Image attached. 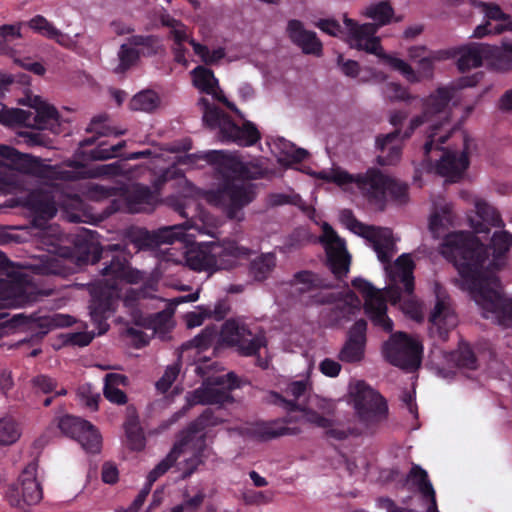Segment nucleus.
<instances>
[{
	"label": "nucleus",
	"instance_id": "obj_60",
	"mask_svg": "<svg viewBox=\"0 0 512 512\" xmlns=\"http://www.w3.org/2000/svg\"><path fill=\"white\" fill-rule=\"evenodd\" d=\"M384 94L391 101H409L413 99L407 88L394 82L387 83L384 86Z\"/></svg>",
	"mask_w": 512,
	"mask_h": 512
},
{
	"label": "nucleus",
	"instance_id": "obj_8",
	"mask_svg": "<svg viewBox=\"0 0 512 512\" xmlns=\"http://www.w3.org/2000/svg\"><path fill=\"white\" fill-rule=\"evenodd\" d=\"M343 23L347 29V42L351 48L365 51L383 59L391 68L399 71L407 80L418 81L413 68L404 60L386 54L381 46L380 38L376 36L377 25L371 23L359 24L356 20L344 16Z\"/></svg>",
	"mask_w": 512,
	"mask_h": 512
},
{
	"label": "nucleus",
	"instance_id": "obj_52",
	"mask_svg": "<svg viewBox=\"0 0 512 512\" xmlns=\"http://www.w3.org/2000/svg\"><path fill=\"white\" fill-rule=\"evenodd\" d=\"M217 336V331L214 327H206L201 333L196 335L193 339L183 345L184 348H196L199 351L208 349L214 342Z\"/></svg>",
	"mask_w": 512,
	"mask_h": 512
},
{
	"label": "nucleus",
	"instance_id": "obj_62",
	"mask_svg": "<svg viewBox=\"0 0 512 512\" xmlns=\"http://www.w3.org/2000/svg\"><path fill=\"white\" fill-rule=\"evenodd\" d=\"M231 305L229 299L223 298L219 299L215 304L213 309H207L205 311V315L214 318L217 321L223 320L230 312Z\"/></svg>",
	"mask_w": 512,
	"mask_h": 512
},
{
	"label": "nucleus",
	"instance_id": "obj_40",
	"mask_svg": "<svg viewBox=\"0 0 512 512\" xmlns=\"http://www.w3.org/2000/svg\"><path fill=\"white\" fill-rule=\"evenodd\" d=\"M364 15L374 21L373 24L377 25L378 31L380 27L391 22L392 17L394 16V9L389 1L384 0L368 6Z\"/></svg>",
	"mask_w": 512,
	"mask_h": 512
},
{
	"label": "nucleus",
	"instance_id": "obj_4",
	"mask_svg": "<svg viewBox=\"0 0 512 512\" xmlns=\"http://www.w3.org/2000/svg\"><path fill=\"white\" fill-rule=\"evenodd\" d=\"M480 77V74L462 77L457 86L438 88L424 101L423 114L414 117L403 133L395 129L390 133L378 135L375 141L376 149L379 151L376 163L380 166L396 165L402 156L403 142L412 136L415 129L425 122H432L433 115L444 111L458 89L475 86Z\"/></svg>",
	"mask_w": 512,
	"mask_h": 512
},
{
	"label": "nucleus",
	"instance_id": "obj_18",
	"mask_svg": "<svg viewBox=\"0 0 512 512\" xmlns=\"http://www.w3.org/2000/svg\"><path fill=\"white\" fill-rule=\"evenodd\" d=\"M324 246L327 256V266L334 276L341 280L347 276L351 263V256L346 249L345 240L328 223L322 225V235L319 238Z\"/></svg>",
	"mask_w": 512,
	"mask_h": 512
},
{
	"label": "nucleus",
	"instance_id": "obj_27",
	"mask_svg": "<svg viewBox=\"0 0 512 512\" xmlns=\"http://www.w3.org/2000/svg\"><path fill=\"white\" fill-rule=\"evenodd\" d=\"M286 32L291 42L298 46L304 54L317 57L322 55L323 45L317 34L314 31L306 30L300 20H289Z\"/></svg>",
	"mask_w": 512,
	"mask_h": 512
},
{
	"label": "nucleus",
	"instance_id": "obj_6",
	"mask_svg": "<svg viewBox=\"0 0 512 512\" xmlns=\"http://www.w3.org/2000/svg\"><path fill=\"white\" fill-rule=\"evenodd\" d=\"M213 98L225 105L238 121L221 108L211 103L208 98L201 97L197 105L203 113L204 124L211 129L219 130V138L222 142H233L240 146H250L256 143V126L254 123L244 121V116L236 105L229 101L224 92L214 88L211 92Z\"/></svg>",
	"mask_w": 512,
	"mask_h": 512
},
{
	"label": "nucleus",
	"instance_id": "obj_12",
	"mask_svg": "<svg viewBox=\"0 0 512 512\" xmlns=\"http://www.w3.org/2000/svg\"><path fill=\"white\" fill-rule=\"evenodd\" d=\"M350 396L359 421L365 426L378 424L388 416V405L383 396L364 381L350 387Z\"/></svg>",
	"mask_w": 512,
	"mask_h": 512
},
{
	"label": "nucleus",
	"instance_id": "obj_42",
	"mask_svg": "<svg viewBox=\"0 0 512 512\" xmlns=\"http://www.w3.org/2000/svg\"><path fill=\"white\" fill-rule=\"evenodd\" d=\"M352 286L358 290L365 298L364 311L371 310L372 307L377 305V301L385 300L380 293L370 282L361 277H356L352 280Z\"/></svg>",
	"mask_w": 512,
	"mask_h": 512
},
{
	"label": "nucleus",
	"instance_id": "obj_3",
	"mask_svg": "<svg viewBox=\"0 0 512 512\" xmlns=\"http://www.w3.org/2000/svg\"><path fill=\"white\" fill-rule=\"evenodd\" d=\"M205 159L217 166L221 180L218 189L209 192V202L221 208L229 219L240 220L242 209L253 200L251 171L236 153L213 150Z\"/></svg>",
	"mask_w": 512,
	"mask_h": 512
},
{
	"label": "nucleus",
	"instance_id": "obj_28",
	"mask_svg": "<svg viewBox=\"0 0 512 512\" xmlns=\"http://www.w3.org/2000/svg\"><path fill=\"white\" fill-rule=\"evenodd\" d=\"M220 421L211 408H206L182 431L180 438L192 449L202 450L205 447V435L201 433L209 426L218 425Z\"/></svg>",
	"mask_w": 512,
	"mask_h": 512
},
{
	"label": "nucleus",
	"instance_id": "obj_38",
	"mask_svg": "<svg viewBox=\"0 0 512 512\" xmlns=\"http://www.w3.org/2000/svg\"><path fill=\"white\" fill-rule=\"evenodd\" d=\"M486 51L487 47L482 44H472L463 47L457 60V67L459 71L466 72L471 68L480 67Z\"/></svg>",
	"mask_w": 512,
	"mask_h": 512
},
{
	"label": "nucleus",
	"instance_id": "obj_14",
	"mask_svg": "<svg viewBox=\"0 0 512 512\" xmlns=\"http://www.w3.org/2000/svg\"><path fill=\"white\" fill-rule=\"evenodd\" d=\"M383 354L393 366L413 372L421 365L423 346L408 334L397 332L384 343Z\"/></svg>",
	"mask_w": 512,
	"mask_h": 512
},
{
	"label": "nucleus",
	"instance_id": "obj_13",
	"mask_svg": "<svg viewBox=\"0 0 512 512\" xmlns=\"http://www.w3.org/2000/svg\"><path fill=\"white\" fill-rule=\"evenodd\" d=\"M192 228L191 221L186 220L182 224L161 227L154 232H149L146 229H136L131 231L129 236L137 250L156 249L162 244H173L175 242L188 246L195 239V235L190 233Z\"/></svg>",
	"mask_w": 512,
	"mask_h": 512
},
{
	"label": "nucleus",
	"instance_id": "obj_32",
	"mask_svg": "<svg viewBox=\"0 0 512 512\" xmlns=\"http://www.w3.org/2000/svg\"><path fill=\"white\" fill-rule=\"evenodd\" d=\"M267 145L278 162L283 165L300 163L309 155L307 150L297 148L295 144L282 137L267 141Z\"/></svg>",
	"mask_w": 512,
	"mask_h": 512
},
{
	"label": "nucleus",
	"instance_id": "obj_49",
	"mask_svg": "<svg viewBox=\"0 0 512 512\" xmlns=\"http://www.w3.org/2000/svg\"><path fill=\"white\" fill-rule=\"evenodd\" d=\"M158 96L152 91H142L136 94L130 101L132 110L150 112L157 107Z\"/></svg>",
	"mask_w": 512,
	"mask_h": 512
},
{
	"label": "nucleus",
	"instance_id": "obj_21",
	"mask_svg": "<svg viewBox=\"0 0 512 512\" xmlns=\"http://www.w3.org/2000/svg\"><path fill=\"white\" fill-rule=\"evenodd\" d=\"M220 337L226 345L236 347L240 355H256V336L245 324L243 318L227 319L222 325Z\"/></svg>",
	"mask_w": 512,
	"mask_h": 512
},
{
	"label": "nucleus",
	"instance_id": "obj_37",
	"mask_svg": "<svg viewBox=\"0 0 512 512\" xmlns=\"http://www.w3.org/2000/svg\"><path fill=\"white\" fill-rule=\"evenodd\" d=\"M189 450H193L184 440L179 438L174 444L173 448L169 452V454L158 463L153 470H151L147 476V480H149V484L153 485L157 479L165 474L177 461L182 453H185Z\"/></svg>",
	"mask_w": 512,
	"mask_h": 512
},
{
	"label": "nucleus",
	"instance_id": "obj_11",
	"mask_svg": "<svg viewBox=\"0 0 512 512\" xmlns=\"http://www.w3.org/2000/svg\"><path fill=\"white\" fill-rule=\"evenodd\" d=\"M238 386V377L233 372L219 376H207L199 388L186 394V404L183 410H189L199 404L214 405L231 402L233 398L230 391Z\"/></svg>",
	"mask_w": 512,
	"mask_h": 512
},
{
	"label": "nucleus",
	"instance_id": "obj_50",
	"mask_svg": "<svg viewBox=\"0 0 512 512\" xmlns=\"http://www.w3.org/2000/svg\"><path fill=\"white\" fill-rule=\"evenodd\" d=\"M121 185L109 186L92 183L88 186V196L91 200L102 201L111 197L119 198Z\"/></svg>",
	"mask_w": 512,
	"mask_h": 512
},
{
	"label": "nucleus",
	"instance_id": "obj_33",
	"mask_svg": "<svg viewBox=\"0 0 512 512\" xmlns=\"http://www.w3.org/2000/svg\"><path fill=\"white\" fill-rule=\"evenodd\" d=\"M407 481H411L417 487L423 499L429 502L426 512H439L436 493L426 470L413 464L407 475Z\"/></svg>",
	"mask_w": 512,
	"mask_h": 512
},
{
	"label": "nucleus",
	"instance_id": "obj_22",
	"mask_svg": "<svg viewBox=\"0 0 512 512\" xmlns=\"http://www.w3.org/2000/svg\"><path fill=\"white\" fill-rule=\"evenodd\" d=\"M21 204L29 211L31 224L35 228H46L48 221L57 213L54 197L49 191L32 190L21 198Z\"/></svg>",
	"mask_w": 512,
	"mask_h": 512
},
{
	"label": "nucleus",
	"instance_id": "obj_47",
	"mask_svg": "<svg viewBox=\"0 0 512 512\" xmlns=\"http://www.w3.org/2000/svg\"><path fill=\"white\" fill-rule=\"evenodd\" d=\"M28 26L40 35L61 43L60 38L63 37L62 32L57 29L51 22H49L44 16H34L29 20Z\"/></svg>",
	"mask_w": 512,
	"mask_h": 512
},
{
	"label": "nucleus",
	"instance_id": "obj_9",
	"mask_svg": "<svg viewBox=\"0 0 512 512\" xmlns=\"http://www.w3.org/2000/svg\"><path fill=\"white\" fill-rule=\"evenodd\" d=\"M248 254L247 249L239 247L235 242L226 244L212 242L205 248L187 250L185 262L192 270L214 272L231 269L237 258Z\"/></svg>",
	"mask_w": 512,
	"mask_h": 512
},
{
	"label": "nucleus",
	"instance_id": "obj_57",
	"mask_svg": "<svg viewBox=\"0 0 512 512\" xmlns=\"http://www.w3.org/2000/svg\"><path fill=\"white\" fill-rule=\"evenodd\" d=\"M39 321L40 328H46L44 333H47L48 330L56 327H67L72 324V317L69 315L63 314H53L51 316L39 317L37 319Z\"/></svg>",
	"mask_w": 512,
	"mask_h": 512
},
{
	"label": "nucleus",
	"instance_id": "obj_34",
	"mask_svg": "<svg viewBox=\"0 0 512 512\" xmlns=\"http://www.w3.org/2000/svg\"><path fill=\"white\" fill-rule=\"evenodd\" d=\"M476 215L479 220L470 219L471 227L477 234H489L491 227H503L500 213L487 202L479 200L475 204Z\"/></svg>",
	"mask_w": 512,
	"mask_h": 512
},
{
	"label": "nucleus",
	"instance_id": "obj_51",
	"mask_svg": "<svg viewBox=\"0 0 512 512\" xmlns=\"http://www.w3.org/2000/svg\"><path fill=\"white\" fill-rule=\"evenodd\" d=\"M20 437L17 423L11 418L0 419V444L11 445Z\"/></svg>",
	"mask_w": 512,
	"mask_h": 512
},
{
	"label": "nucleus",
	"instance_id": "obj_64",
	"mask_svg": "<svg viewBox=\"0 0 512 512\" xmlns=\"http://www.w3.org/2000/svg\"><path fill=\"white\" fill-rule=\"evenodd\" d=\"M377 505L379 508L385 509L386 512H419L416 509L399 506L389 497H379L377 499Z\"/></svg>",
	"mask_w": 512,
	"mask_h": 512
},
{
	"label": "nucleus",
	"instance_id": "obj_48",
	"mask_svg": "<svg viewBox=\"0 0 512 512\" xmlns=\"http://www.w3.org/2000/svg\"><path fill=\"white\" fill-rule=\"evenodd\" d=\"M377 305L367 310L365 314L370 318L374 325L380 326L386 332L393 330V321L387 316L386 301H377Z\"/></svg>",
	"mask_w": 512,
	"mask_h": 512
},
{
	"label": "nucleus",
	"instance_id": "obj_59",
	"mask_svg": "<svg viewBox=\"0 0 512 512\" xmlns=\"http://www.w3.org/2000/svg\"><path fill=\"white\" fill-rule=\"evenodd\" d=\"M276 266L274 253H263L258 256V282L265 280Z\"/></svg>",
	"mask_w": 512,
	"mask_h": 512
},
{
	"label": "nucleus",
	"instance_id": "obj_2",
	"mask_svg": "<svg viewBox=\"0 0 512 512\" xmlns=\"http://www.w3.org/2000/svg\"><path fill=\"white\" fill-rule=\"evenodd\" d=\"M101 260H105L101 269L103 279L93 285L89 305L90 317L98 335L106 333L110 327L108 319L117 306L119 283L137 281L136 272L129 266L128 255L121 244L94 247L91 262L95 264Z\"/></svg>",
	"mask_w": 512,
	"mask_h": 512
},
{
	"label": "nucleus",
	"instance_id": "obj_44",
	"mask_svg": "<svg viewBox=\"0 0 512 512\" xmlns=\"http://www.w3.org/2000/svg\"><path fill=\"white\" fill-rule=\"evenodd\" d=\"M193 83L202 93L211 94L217 88L218 80L211 69L197 66L192 71Z\"/></svg>",
	"mask_w": 512,
	"mask_h": 512
},
{
	"label": "nucleus",
	"instance_id": "obj_45",
	"mask_svg": "<svg viewBox=\"0 0 512 512\" xmlns=\"http://www.w3.org/2000/svg\"><path fill=\"white\" fill-rule=\"evenodd\" d=\"M31 129L30 131H19L17 133V142L26 144L28 147H52L53 141L47 134L42 132L44 129Z\"/></svg>",
	"mask_w": 512,
	"mask_h": 512
},
{
	"label": "nucleus",
	"instance_id": "obj_31",
	"mask_svg": "<svg viewBox=\"0 0 512 512\" xmlns=\"http://www.w3.org/2000/svg\"><path fill=\"white\" fill-rule=\"evenodd\" d=\"M107 119H108V116L106 114L97 115L92 118L91 122L89 123L88 127L86 128V132L87 133H96L97 135L85 138L82 141H80L79 147L76 150V155L79 158H81L85 161H90L88 159L87 153H89L92 149L86 150V147L94 145L96 143V141L98 140V137L109 136L112 134L115 136H118V135H121L124 133L123 131L117 132L114 130V128H111V127L105 125V122L107 121Z\"/></svg>",
	"mask_w": 512,
	"mask_h": 512
},
{
	"label": "nucleus",
	"instance_id": "obj_43",
	"mask_svg": "<svg viewBox=\"0 0 512 512\" xmlns=\"http://www.w3.org/2000/svg\"><path fill=\"white\" fill-rule=\"evenodd\" d=\"M117 56L119 63L113 70L116 74H124L136 65L140 59L138 49L131 46L128 41L120 46Z\"/></svg>",
	"mask_w": 512,
	"mask_h": 512
},
{
	"label": "nucleus",
	"instance_id": "obj_16",
	"mask_svg": "<svg viewBox=\"0 0 512 512\" xmlns=\"http://www.w3.org/2000/svg\"><path fill=\"white\" fill-rule=\"evenodd\" d=\"M11 265L5 253L0 251V272L7 271ZM41 296L36 287L26 283L22 277L11 281L0 279V307H24L38 301Z\"/></svg>",
	"mask_w": 512,
	"mask_h": 512
},
{
	"label": "nucleus",
	"instance_id": "obj_1",
	"mask_svg": "<svg viewBox=\"0 0 512 512\" xmlns=\"http://www.w3.org/2000/svg\"><path fill=\"white\" fill-rule=\"evenodd\" d=\"M511 246L512 234L506 230L496 231L490 246L464 231L448 234L441 245L442 255L453 262L478 304L504 327H512V298L501 292L496 272L506 265Z\"/></svg>",
	"mask_w": 512,
	"mask_h": 512
},
{
	"label": "nucleus",
	"instance_id": "obj_35",
	"mask_svg": "<svg viewBox=\"0 0 512 512\" xmlns=\"http://www.w3.org/2000/svg\"><path fill=\"white\" fill-rule=\"evenodd\" d=\"M296 421H298V418L290 415L270 422L258 421V440L274 439L285 435H297L301 432L300 428L289 426V424Z\"/></svg>",
	"mask_w": 512,
	"mask_h": 512
},
{
	"label": "nucleus",
	"instance_id": "obj_41",
	"mask_svg": "<svg viewBox=\"0 0 512 512\" xmlns=\"http://www.w3.org/2000/svg\"><path fill=\"white\" fill-rule=\"evenodd\" d=\"M127 445L131 450L141 451L145 448L146 438L137 417H129L124 424Z\"/></svg>",
	"mask_w": 512,
	"mask_h": 512
},
{
	"label": "nucleus",
	"instance_id": "obj_5",
	"mask_svg": "<svg viewBox=\"0 0 512 512\" xmlns=\"http://www.w3.org/2000/svg\"><path fill=\"white\" fill-rule=\"evenodd\" d=\"M315 178L344 186L355 183L363 194L375 203H384L387 195L398 204H405L409 200L408 184L390 176L384 175L376 168H370L364 174L356 176L340 168L321 170L312 174Z\"/></svg>",
	"mask_w": 512,
	"mask_h": 512
},
{
	"label": "nucleus",
	"instance_id": "obj_55",
	"mask_svg": "<svg viewBox=\"0 0 512 512\" xmlns=\"http://www.w3.org/2000/svg\"><path fill=\"white\" fill-rule=\"evenodd\" d=\"M180 370V362H176L172 365L167 366V368L164 371V374L155 384L156 389L161 393H166L177 379Z\"/></svg>",
	"mask_w": 512,
	"mask_h": 512
},
{
	"label": "nucleus",
	"instance_id": "obj_7",
	"mask_svg": "<svg viewBox=\"0 0 512 512\" xmlns=\"http://www.w3.org/2000/svg\"><path fill=\"white\" fill-rule=\"evenodd\" d=\"M448 105L441 113L433 115L432 122L427 132V140L423 146L424 156L430 160V153L434 147L442 150V156L436 165L437 173L450 182H458L464 175L469 166V157L467 152V140L464 139V150L458 155L450 150H443L440 145L444 144L450 137L451 130L449 126Z\"/></svg>",
	"mask_w": 512,
	"mask_h": 512
},
{
	"label": "nucleus",
	"instance_id": "obj_20",
	"mask_svg": "<svg viewBox=\"0 0 512 512\" xmlns=\"http://www.w3.org/2000/svg\"><path fill=\"white\" fill-rule=\"evenodd\" d=\"M58 428L66 436L75 439L86 452L92 454L100 452L101 435L98 429L89 421L65 415L59 419Z\"/></svg>",
	"mask_w": 512,
	"mask_h": 512
},
{
	"label": "nucleus",
	"instance_id": "obj_23",
	"mask_svg": "<svg viewBox=\"0 0 512 512\" xmlns=\"http://www.w3.org/2000/svg\"><path fill=\"white\" fill-rule=\"evenodd\" d=\"M415 264L408 254L400 255L394 264L393 280L402 286L392 285L387 288V296L392 304H397L402 299V294L411 296L414 292L415 283L413 270Z\"/></svg>",
	"mask_w": 512,
	"mask_h": 512
},
{
	"label": "nucleus",
	"instance_id": "obj_36",
	"mask_svg": "<svg viewBox=\"0 0 512 512\" xmlns=\"http://www.w3.org/2000/svg\"><path fill=\"white\" fill-rule=\"evenodd\" d=\"M290 285L300 293H308L332 287L330 281L311 270H301L293 275Z\"/></svg>",
	"mask_w": 512,
	"mask_h": 512
},
{
	"label": "nucleus",
	"instance_id": "obj_54",
	"mask_svg": "<svg viewBox=\"0 0 512 512\" xmlns=\"http://www.w3.org/2000/svg\"><path fill=\"white\" fill-rule=\"evenodd\" d=\"M493 65L497 70H512V42L503 43L502 49L494 53Z\"/></svg>",
	"mask_w": 512,
	"mask_h": 512
},
{
	"label": "nucleus",
	"instance_id": "obj_10",
	"mask_svg": "<svg viewBox=\"0 0 512 512\" xmlns=\"http://www.w3.org/2000/svg\"><path fill=\"white\" fill-rule=\"evenodd\" d=\"M29 106L35 111L3 106L0 110V123L9 127L23 125L26 128L49 129L53 134L61 132L60 115L54 106L45 103L39 96L30 99Z\"/></svg>",
	"mask_w": 512,
	"mask_h": 512
},
{
	"label": "nucleus",
	"instance_id": "obj_26",
	"mask_svg": "<svg viewBox=\"0 0 512 512\" xmlns=\"http://www.w3.org/2000/svg\"><path fill=\"white\" fill-rule=\"evenodd\" d=\"M435 296L436 302L429 315V322L438 328L441 337H445L456 326L457 317L451 307L450 297L439 284L435 285Z\"/></svg>",
	"mask_w": 512,
	"mask_h": 512
},
{
	"label": "nucleus",
	"instance_id": "obj_19",
	"mask_svg": "<svg viewBox=\"0 0 512 512\" xmlns=\"http://www.w3.org/2000/svg\"><path fill=\"white\" fill-rule=\"evenodd\" d=\"M37 464L30 462L22 471L18 484L12 485L6 492L11 506L23 508L24 505H35L43 497L42 488L36 479Z\"/></svg>",
	"mask_w": 512,
	"mask_h": 512
},
{
	"label": "nucleus",
	"instance_id": "obj_30",
	"mask_svg": "<svg viewBox=\"0 0 512 512\" xmlns=\"http://www.w3.org/2000/svg\"><path fill=\"white\" fill-rule=\"evenodd\" d=\"M307 390V382L304 380L293 381L287 385L284 392L288 397L287 399L277 392H271L270 402L276 406L281 407L288 413L295 411H305V404L298 402L299 398L305 394Z\"/></svg>",
	"mask_w": 512,
	"mask_h": 512
},
{
	"label": "nucleus",
	"instance_id": "obj_53",
	"mask_svg": "<svg viewBox=\"0 0 512 512\" xmlns=\"http://www.w3.org/2000/svg\"><path fill=\"white\" fill-rule=\"evenodd\" d=\"M454 357L458 367L469 370L477 369L476 355L468 344H461Z\"/></svg>",
	"mask_w": 512,
	"mask_h": 512
},
{
	"label": "nucleus",
	"instance_id": "obj_56",
	"mask_svg": "<svg viewBox=\"0 0 512 512\" xmlns=\"http://www.w3.org/2000/svg\"><path fill=\"white\" fill-rule=\"evenodd\" d=\"M311 239L310 232L307 228L300 226L295 228L286 238L285 246L292 250L298 249L309 243Z\"/></svg>",
	"mask_w": 512,
	"mask_h": 512
},
{
	"label": "nucleus",
	"instance_id": "obj_24",
	"mask_svg": "<svg viewBox=\"0 0 512 512\" xmlns=\"http://www.w3.org/2000/svg\"><path fill=\"white\" fill-rule=\"evenodd\" d=\"M367 343V321L357 320L348 330L347 339L339 352V359L346 363L360 362L365 355Z\"/></svg>",
	"mask_w": 512,
	"mask_h": 512
},
{
	"label": "nucleus",
	"instance_id": "obj_63",
	"mask_svg": "<svg viewBox=\"0 0 512 512\" xmlns=\"http://www.w3.org/2000/svg\"><path fill=\"white\" fill-rule=\"evenodd\" d=\"M337 65L341 68L343 74L348 77L355 78L359 74V63L355 60H345L342 54H339L337 57Z\"/></svg>",
	"mask_w": 512,
	"mask_h": 512
},
{
	"label": "nucleus",
	"instance_id": "obj_29",
	"mask_svg": "<svg viewBox=\"0 0 512 512\" xmlns=\"http://www.w3.org/2000/svg\"><path fill=\"white\" fill-rule=\"evenodd\" d=\"M0 157L6 160L12 169L25 174L36 175L41 170L40 159L21 153L11 146L0 145Z\"/></svg>",
	"mask_w": 512,
	"mask_h": 512
},
{
	"label": "nucleus",
	"instance_id": "obj_58",
	"mask_svg": "<svg viewBox=\"0 0 512 512\" xmlns=\"http://www.w3.org/2000/svg\"><path fill=\"white\" fill-rule=\"evenodd\" d=\"M299 202V194L292 192L290 194L285 193H270L265 199V203L268 207L274 208L283 205H292Z\"/></svg>",
	"mask_w": 512,
	"mask_h": 512
},
{
	"label": "nucleus",
	"instance_id": "obj_39",
	"mask_svg": "<svg viewBox=\"0 0 512 512\" xmlns=\"http://www.w3.org/2000/svg\"><path fill=\"white\" fill-rule=\"evenodd\" d=\"M128 42L131 46L138 49L140 58L155 56L163 50V44L160 37L153 34L132 35L128 38Z\"/></svg>",
	"mask_w": 512,
	"mask_h": 512
},
{
	"label": "nucleus",
	"instance_id": "obj_25",
	"mask_svg": "<svg viewBox=\"0 0 512 512\" xmlns=\"http://www.w3.org/2000/svg\"><path fill=\"white\" fill-rule=\"evenodd\" d=\"M158 19L161 26L169 28L168 38L173 41L171 47L174 61L183 66H187L188 60L186 58L187 48L185 43L188 42L189 38L187 34V26L180 20L171 16L165 9L158 14Z\"/></svg>",
	"mask_w": 512,
	"mask_h": 512
},
{
	"label": "nucleus",
	"instance_id": "obj_17",
	"mask_svg": "<svg viewBox=\"0 0 512 512\" xmlns=\"http://www.w3.org/2000/svg\"><path fill=\"white\" fill-rule=\"evenodd\" d=\"M157 204V195L150 187L134 183L132 185L121 184L119 198L111 200L107 211L109 214L127 212L131 214L151 212Z\"/></svg>",
	"mask_w": 512,
	"mask_h": 512
},
{
	"label": "nucleus",
	"instance_id": "obj_46",
	"mask_svg": "<svg viewBox=\"0 0 512 512\" xmlns=\"http://www.w3.org/2000/svg\"><path fill=\"white\" fill-rule=\"evenodd\" d=\"M126 146V141L122 140L114 145H108L106 141H101L93 148L88 155L89 160L105 161L114 157H119L121 150Z\"/></svg>",
	"mask_w": 512,
	"mask_h": 512
},
{
	"label": "nucleus",
	"instance_id": "obj_61",
	"mask_svg": "<svg viewBox=\"0 0 512 512\" xmlns=\"http://www.w3.org/2000/svg\"><path fill=\"white\" fill-rule=\"evenodd\" d=\"M33 388L44 393L49 394L55 391L57 388V381L47 375H37L31 380Z\"/></svg>",
	"mask_w": 512,
	"mask_h": 512
},
{
	"label": "nucleus",
	"instance_id": "obj_15",
	"mask_svg": "<svg viewBox=\"0 0 512 512\" xmlns=\"http://www.w3.org/2000/svg\"><path fill=\"white\" fill-rule=\"evenodd\" d=\"M341 221L352 232L372 243L377 257L383 264H389L393 255L392 231L388 228H376L360 222L349 209L341 211Z\"/></svg>",
	"mask_w": 512,
	"mask_h": 512
}]
</instances>
